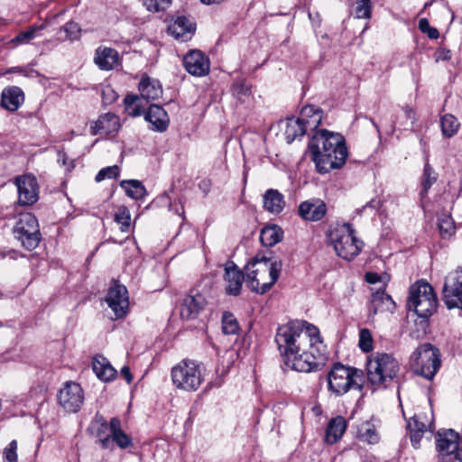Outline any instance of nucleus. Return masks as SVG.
<instances>
[{
    "instance_id": "17",
    "label": "nucleus",
    "mask_w": 462,
    "mask_h": 462,
    "mask_svg": "<svg viewBox=\"0 0 462 462\" xmlns=\"http://www.w3.org/2000/svg\"><path fill=\"white\" fill-rule=\"evenodd\" d=\"M395 302L392 297L385 293L383 288H379L372 292L368 304L369 316H374L380 312H393Z\"/></svg>"
},
{
    "instance_id": "6",
    "label": "nucleus",
    "mask_w": 462,
    "mask_h": 462,
    "mask_svg": "<svg viewBox=\"0 0 462 462\" xmlns=\"http://www.w3.org/2000/svg\"><path fill=\"white\" fill-rule=\"evenodd\" d=\"M438 308V299L432 286L424 281L415 282L410 287L407 309L414 311L418 317L428 319Z\"/></svg>"
},
{
    "instance_id": "51",
    "label": "nucleus",
    "mask_w": 462,
    "mask_h": 462,
    "mask_svg": "<svg viewBox=\"0 0 462 462\" xmlns=\"http://www.w3.org/2000/svg\"><path fill=\"white\" fill-rule=\"evenodd\" d=\"M101 95L104 105H111L118 98L117 93L108 85L102 88Z\"/></svg>"
},
{
    "instance_id": "11",
    "label": "nucleus",
    "mask_w": 462,
    "mask_h": 462,
    "mask_svg": "<svg viewBox=\"0 0 462 462\" xmlns=\"http://www.w3.org/2000/svg\"><path fill=\"white\" fill-rule=\"evenodd\" d=\"M105 300L114 313L112 319L125 317L129 308L128 291L125 285L114 282L108 289Z\"/></svg>"
},
{
    "instance_id": "60",
    "label": "nucleus",
    "mask_w": 462,
    "mask_h": 462,
    "mask_svg": "<svg viewBox=\"0 0 462 462\" xmlns=\"http://www.w3.org/2000/svg\"><path fill=\"white\" fill-rule=\"evenodd\" d=\"M403 111L408 119H411L412 122L415 120V113L413 112V110L411 108L404 107Z\"/></svg>"
},
{
    "instance_id": "29",
    "label": "nucleus",
    "mask_w": 462,
    "mask_h": 462,
    "mask_svg": "<svg viewBox=\"0 0 462 462\" xmlns=\"http://www.w3.org/2000/svg\"><path fill=\"white\" fill-rule=\"evenodd\" d=\"M285 207L284 196L277 189H269L263 195V208L272 214L281 213Z\"/></svg>"
},
{
    "instance_id": "40",
    "label": "nucleus",
    "mask_w": 462,
    "mask_h": 462,
    "mask_svg": "<svg viewBox=\"0 0 462 462\" xmlns=\"http://www.w3.org/2000/svg\"><path fill=\"white\" fill-rule=\"evenodd\" d=\"M45 24L35 25L30 27L27 31L21 32L14 39H13V42L17 43H28L31 40L34 39L39 35V32L45 29Z\"/></svg>"
},
{
    "instance_id": "8",
    "label": "nucleus",
    "mask_w": 462,
    "mask_h": 462,
    "mask_svg": "<svg viewBox=\"0 0 462 462\" xmlns=\"http://www.w3.org/2000/svg\"><path fill=\"white\" fill-rule=\"evenodd\" d=\"M173 384L187 392L199 389L203 382L202 367L196 361L184 359L171 369Z\"/></svg>"
},
{
    "instance_id": "16",
    "label": "nucleus",
    "mask_w": 462,
    "mask_h": 462,
    "mask_svg": "<svg viewBox=\"0 0 462 462\" xmlns=\"http://www.w3.org/2000/svg\"><path fill=\"white\" fill-rule=\"evenodd\" d=\"M183 65L188 73L201 77L209 72L208 58L199 50L189 51L183 58Z\"/></svg>"
},
{
    "instance_id": "31",
    "label": "nucleus",
    "mask_w": 462,
    "mask_h": 462,
    "mask_svg": "<svg viewBox=\"0 0 462 462\" xmlns=\"http://www.w3.org/2000/svg\"><path fill=\"white\" fill-rule=\"evenodd\" d=\"M346 429V422L341 416L332 419L326 430L325 439L329 444L336 443L341 439Z\"/></svg>"
},
{
    "instance_id": "54",
    "label": "nucleus",
    "mask_w": 462,
    "mask_h": 462,
    "mask_svg": "<svg viewBox=\"0 0 462 462\" xmlns=\"http://www.w3.org/2000/svg\"><path fill=\"white\" fill-rule=\"evenodd\" d=\"M410 430V438H411V441L412 443V446L414 448H418L419 447V444L422 439V436H423V433L426 431V430H418V429H415V430Z\"/></svg>"
},
{
    "instance_id": "28",
    "label": "nucleus",
    "mask_w": 462,
    "mask_h": 462,
    "mask_svg": "<svg viewBox=\"0 0 462 462\" xmlns=\"http://www.w3.org/2000/svg\"><path fill=\"white\" fill-rule=\"evenodd\" d=\"M144 117L158 132H164L168 128L169 116L161 106L151 105Z\"/></svg>"
},
{
    "instance_id": "55",
    "label": "nucleus",
    "mask_w": 462,
    "mask_h": 462,
    "mask_svg": "<svg viewBox=\"0 0 462 462\" xmlns=\"http://www.w3.org/2000/svg\"><path fill=\"white\" fill-rule=\"evenodd\" d=\"M407 428L408 430L418 429L421 430H427V425L420 421L418 416H414L408 421Z\"/></svg>"
},
{
    "instance_id": "35",
    "label": "nucleus",
    "mask_w": 462,
    "mask_h": 462,
    "mask_svg": "<svg viewBox=\"0 0 462 462\" xmlns=\"http://www.w3.org/2000/svg\"><path fill=\"white\" fill-rule=\"evenodd\" d=\"M440 125L442 134L447 138L454 136L460 127L459 122L451 114H446L441 117Z\"/></svg>"
},
{
    "instance_id": "21",
    "label": "nucleus",
    "mask_w": 462,
    "mask_h": 462,
    "mask_svg": "<svg viewBox=\"0 0 462 462\" xmlns=\"http://www.w3.org/2000/svg\"><path fill=\"white\" fill-rule=\"evenodd\" d=\"M225 280L227 282L226 293L233 296L239 295L243 282L245 281V275L233 262L226 263Z\"/></svg>"
},
{
    "instance_id": "12",
    "label": "nucleus",
    "mask_w": 462,
    "mask_h": 462,
    "mask_svg": "<svg viewBox=\"0 0 462 462\" xmlns=\"http://www.w3.org/2000/svg\"><path fill=\"white\" fill-rule=\"evenodd\" d=\"M59 404L67 412H77L84 402V392L80 384L66 382L58 393Z\"/></svg>"
},
{
    "instance_id": "49",
    "label": "nucleus",
    "mask_w": 462,
    "mask_h": 462,
    "mask_svg": "<svg viewBox=\"0 0 462 462\" xmlns=\"http://www.w3.org/2000/svg\"><path fill=\"white\" fill-rule=\"evenodd\" d=\"M113 445L116 444L121 448H126L132 445L131 438L123 430L111 435Z\"/></svg>"
},
{
    "instance_id": "62",
    "label": "nucleus",
    "mask_w": 462,
    "mask_h": 462,
    "mask_svg": "<svg viewBox=\"0 0 462 462\" xmlns=\"http://www.w3.org/2000/svg\"><path fill=\"white\" fill-rule=\"evenodd\" d=\"M200 1L206 5H213V4H220L223 0H200Z\"/></svg>"
},
{
    "instance_id": "63",
    "label": "nucleus",
    "mask_w": 462,
    "mask_h": 462,
    "mask_svg": "<svg viewBox=\"0 0 462 462\" xmlns=\"http://www.w3.org/2000/svg\"><path fill=\"white\" fill-rule=\"evenodd\" d=\"M25 70L22 68H19V67H14V68H12L9 69L8 72H19V73H23Z\"/></svg>"
},
{
    "instance_id": "23",
    "label": "nucleus",
    "mask_w": 462,
    "mask_h": 462,
    "mask_svg": "<svg viewBox=\"0 0 462 462\" xmlns=\"http://www.w3.org/2000/svg\"><path fill=\"white\" fill-rule=\"evenodd\" d=\"M24 101V94L19 87L5 88L1 96L2 106L10 111H16Z\"/></svg>"
},
{
    "instance_id": "56",
    "label": "nucleus",
    "mask_w": 462,
    "mask_h": 462,
    "mask_svg": "<svg viewBox=\"0 0 462 462\" xmlns=\"http://www.w3.org/2000/svg\"><path fill=\"white\" fill-rule=\"evenodd\" d=\"M110 435L122 431L121 421L118 418H112L109 422Z\"/></svg>"
},
{
    "instance_id": "5",
    "label": "nucleus",
    "mask_w": 462,
    "mask_h": 462,
    "mask_svg": "<svg viewBox=\"0 0 462 462\" xmlns=\"http://www.w3.org/2000/svg\"><path fill=\"white\" fill-rule=\"evenodd\" d=\"M366 370L371 384L386 386L397 377L400 364L392 355L377 352L368 357Z\"/></svg>"
},
{
    "instance_id": "41",
    "label": "nucleus",
    "mask_w": 462,
    "mask_h": 462,
    "mask_svg": "<svg viewBox=\"0 0 462 462\" xmlns=\"http://www.w3.org/2000/svg\"><path fill=\"white\" fill-rule=\"evenodd\" d=\"M355 15L358 19H369L371 17V0H356Z\"/></svg>"
},
{
    "instance_id": "42",
    "label": "nucleus",
    "mask_w": 462,
    "mask_h": 462,
    "mask_svg": "<svg viewBox=\"0 0 462 462\" xmlns=\"http://www.w3.org/2000/svg\"><path fill=\"white\" fill-rule=\"evenodd\" d=\"M108 430L107 423L103 421L100 425V428L97 430V441L101 445L103 448H113V439H111V435L106 434V430Z\"/></svg>"
},
{
    "instance_id": "2",
    "label": "nucleus",
    "mask_w": 462,
    "mask_h": 462,
    "mask_svg": "<svg viewBox=\"0 0 462 462\" xmlns=\"http://www.w3.org/2000/svg\"><path fill=\"white\" fill-rule=\"evenodd\" d=\"M309 148L317 171L321 174L340 169L348 155L344 136L326 129H321L313 135Z\"/></svg>"
},
{
    "instance_id": "25",
    "label": "nucleus",
    "mask_w": 462,
    "mask_h": 462,
    "mask_svg": "<svg viewBox=\"0 0 462 462\" xmlns=\"http://www.w3.org/2000/svg\"><path fill=\"white\" fill-rule=\"evenodd\" d=\"M138 89L142 100L151 101L156 100L162 95V88L161 83L148 76L143 77L138 85Z\"/></svg>"
},
{
    "instance_id": "46",
    "label": "nucleus",
    "mask_w": 462,
    "mask_h": 462,
    "mask_svg": "<svg viewBox=\"0 0 462 462\" xmlns=\"http://www.w3.org/2000/svg\"><path fill=\"white\" fill-rule=\"evenodd\" d=\"M143 5L150 12H161L170 7L171 0H142Z\"/></svg>"
},
{
    "instance_id": "58",
    "label": "nucleus",
    "mask_w": 462,
    "mask_h": 462,
    "mask_svg": "<svg viewBox=\"0 0 462 462\" xmlns=\"http://www.w3.org/2000/svg\"><path fill=\"white\" fill-rule=\"evenodd\" d=\"M121 375L125 379L127 383H131L133 376L128 366L122 367Z\"/></svg>"
},
{
    "instance_id": "50",
    "label": "nucleus",
    "mask_w": 462,
    "mask_h": 462,
    "mask_svg": "<svg viewBox=\"0 0 462 462\" xmlns=\"http://www.w3.org/2000/svg\"><path fill=\"white\" fill-rule=\"evenodd\" d=\"M419 29L428 34L429 38L436 40L439 36V32L436 28L430 27V23L426 18H421L419 21Z\"/></svg>"
},
{
    "instance_id": "43",
    "label": "nucleus",
    "mask_w": 462,
    "mask_h": 462,
    "mask_svg": "<svg viewBox=\"0 0 462 462\" xmlns=\"http://www.w3.org/2000/svg\"><path fill=\"white\" fill-rule=\"evenodd\" d=\"M438 226L442 236H450L455 230V225L449 216L443 215L439 217Z\"/></svg>"
},
{
    "instance_id": "48",
    "label": "nucleus",
    "mask_w": 462,
    "mask_h": 462,
    "mask_svg": "<svg viewBox=\"0 0 462 462\" xmlns=\"http://www.w3.org/2000/svg\"><path fill=\"white\" fill-rule=\"evenodd\" d=\"M359 347L362 351L368 353L373 349V337L367 328H362L359 332Z\"/></svg>"
},
{
    "instance_id": "26",
    "label": "nucleus",
    "mask_w": 462,
    "mask_h": 462,
    "mask_svg": "<svg viewBox=\"0 0 462 462\" xmlns=\"http://www.w3.org/2000/svg\"><path fill=\"white\" fill-rule=\"evenodd\" d=\"M119 62L118 51L108 47H99L96 51L95 63L103 70L113 69Z\"/></svg>"
},
{
    "instance_id": "57",
    "label": "nucleus",
    "mask_w": 462,
    "mask_h": 462,
    "mask_svg": "<svg viewBox=\"0 0 462 462\" xmlns=\"http://www.w3.org/2000/svg\"><path fill=\"white\" fill-rule=\"evenodd\" d=\"M451 59V51L449 50L441 49L436 52V60H448Z\"/></svg>"
},
{
    "instance_id": "1",
    "label": "nucleus",
    "mask_w": 462,
    "mask_h": 462,
    "mask_svg": "<svg viewBox=\"0 0 462 462\" xmlns=\"http://www.w3.org/2000/svg\"><path fill=\"white\" fill-rule=\"evenodd\" d=\"M275 343L285 365L300 373L318 371L323 365L324 348L317 327L293 320L276 330Z\"/></svg>"
},
{
    "instance_id": "39",
    "label": "nucleus",
    "mask_w": 462,
    "mask_h": 462,
    "mask_svg": "<svg viewBox=\"0 0 462 462\" xmlns=\"http://www.w3.org/2000/svg\"><path fill=\"white\" fill-rule=\"evenodd\" d=\"M239 330V325L231 312H224L222 316V331L226 335H235Z\"/></svg>"
},
{
    "instance_id": "45",
    "label": "nucleus",
    "mask_w": 462,
    "mask_h": 462,
    "mask_svg": "<svg viewBox=\"0 0 462 462\" xmlns=\"http://www.w3.org/2000/svg\"><path fill=\"white\" fill-rule=\"evenodd\" d=\"M115 221L121 225V231L125 232L128 230L131 223V216L127 208L122 207L115 215Z\"/></svg>"
},
{
    "instance_id": "9",
    "label": "nucleus",
    "mask_w": 462,
    "mask_h": 462,
    "mask_svg": "<svg viewBox=\"0 0 462 462\" xmlns=\"http://www.w3.org/2000/svg\"><path fill=\"white\" fill-rule=\"evenodd\" d=\"M411 359L415 373L428 380L433 379L441 365L439 349L429 343L420 346Z\"/></svg>"
},
{
    "instance_id": "20",
    "label": "nucleus",
    "mask_w": 462,
    "mask_h": 462,
    "mask_svg": "<svg viewBox=\"0 0 462 462\" xmlns=\"http://www.w3.org/2000/svg\"><path fill=\"white\" fill-rule=\"evenodd\" d=\"M458 441V434L451 429L439 430L436 435L437 449L442 456H452Z\"/></svg>"
},
{
    "instance_id": "27",
    "label": "nucleus",
    "mask_w": 462,
    "mask_h": 462,
    "mask_svg": "<svg viewBox=\"0 0 462 462\" xmlns=\"http://www.w3.org/2000/svg\"><path fill=\"white\" fill-rule=\"evenodd\" d=\"M298 119L307 132L314 131L321 124L322 110L314 106H306L301 109Z\"/></svg>"
},
{
    "instance_id": "22",
    "label": "nucleus",
    "mask_w": 462,
    "mask_h": 462,
    "mask_svg": "<svg viewBox=\"0 0 462 462\" xmlns=\"http://www.w3.org/2000/svg\"><path fill=\"white\" fill-rule=\"evenodd\" d=\"M168 32L176 40L187 42L193 35L195 26L189 18L185 16H179L171 24L169 25Z\"/></svg>"
},
{
    "instance_id": "10",
    "label": "nucleus",
    "mask_w": 462,
    "mask_h": 462,
    "mask_svg": "<svg viewBox=\"0 0 462 462\" xmlns=\"http://www.w3.org/2000/svg\"><path fill=\"white\" fill-rule=\"evenodd\" d=\"M15 237L27 250L36 248L41 241V233L37 218L31 213H23L19 217L14 227Z\"/></svg>"
},
{
    "instance_id": "33",
    "label": "nucleus",
    "mask_w": 462,
    "mask_h": 462,
    "mask_svg": "<svg viewBox=\"0 0 462 462\" xmlns=\"http://www.w3.org/2000/svg\"><path fill=\"white\" fill-rule=\"evenodd\" d=\"M282 238V231L278 226H269L262 229L260 241L264 246H273Z\"/></svg>"
},
{
    "instance_id": "37",
    "label": "nucleus",
    "mask_w": 462,
    "mask_h": 462,
    "mask_svg": "<svg viewBox=\"0 0 462 462\" xmlns=\"http://www.w3.org/2000/svg\"><path fill=\"white\" fill-rule=\"evenodd\" d=\"M232 92L240 102L244 103L251 96V85L244 79H236L232 86Z\"/></svg>"
},
{
    "instance_id": "7",
    "label": "nucleus",
    "mask_w": 462,
    "mask_h": 462,
    "mask_svg": "<svg viewBox=\"0 0 462 462\" xmlns=\"http://www.w3.org/2000/svg\"><path fill=\"white\" fill-rule=\"evenodd\" d=\"M328 239L337 254L345 260H352L360 253L362 242L356 237L348 223L331 229Z\"/></svg>"
},
{
    "instance_id": "18",
    "label": "nucleus",
    "mask_w": 462,
    "mask_h": 462,
    "mask_svg": "<svg viewBox=\"0 0 462 462\" xmlns=\"http://www.w3.org/2000/svg\"><path fill=\"white\" fill-rule=\"evenodd\" d=\"M120 127L119 117L115 114L106 113L100 116L96 122L92 123L90 125V134L92 135H108L117 133Z\"/></svg>"
},
{
    "instance_id": "14",
    "label": "nucleus",
    "mask_w": 462,
    "mask_h": 462,
    "mask_svg": "<svg viewBox=\"0 0 462 462\" xmlns=\"http://www.w3.org/2000/svg\"><path fill=\"white\" fill-rule=\"evenodd\" d=\"M18 190V203L21 206H31L39 199V184L31 174L18 176L14 180Z\"/></svg>"
},
{
    "instance_id": "38",
    "label": "nucleus",
    "mask_w": 462,
    "mask_h": 462,
    "mask_svg": "<svg viewBox=\"0 0 462 462\" xmlns=\"http://www.w3.org/2000/svg\"><path fill=\"white\" fill-rule=\"evenodd\" d=\"M438 174L435 172L432 166L426 162L423 169V174H422V193L426 194L430 187L437 181Z\"/></svg>"
},
{
    "instance_id": "15",
    "label": "nucleus",
    "mask_w": 462,
    "mask_h": 462,
    "mask_svg": "<svg viewBox=\"0 0 462 462\" xmlns=\"http://www.w3.org/2000/svg\"><path fill=\"white\" fill-rule=\"evenodd\" d=\"M208 304L206 297L197 291H191L182 301L180 307V316L184 319H194L205 309Z\"/></svg>"
},
{
    "instance_id": "59",
    "label": "nucleus",
    "mask_w": 462,
    "mask_h": 462,
    "mask_svg": "<svg viewBox=\"0 0 462 462\" xmlns=\"http://www.w3.org/2000/svg\"><path fill=\"white\" fill-rule=\"evenodd\" d=\"M454 457L462 462V439L458 441L457 443V448L453 453Z\"/></svg>"
},
{
    "instance_id": "3",
    "label": "nucleus",
    "mask_w": 462,
    "mask_h": 462,
    "mask_svg": "<svg viewBox=\"0 0 462 462\" xmlns=\"http://www.w3.org/2000/svg\"><path fill=\"white\" fill-rule=\"evenodd\" d=\"M282 267L280 260L256 255L245 267L247 287L257 293L267 292L278 280Z\"/></svg>"
},
{
    "instance_id": "34",
    "label": "nucleus",
    "mask_w": 462,
    "mask_h": 462,
    "mask_svg": "<svg viewBox=\"0 0 462 462\" xmlns=\"http://www.w3.org/2000/svg\"><path fill=\"white\" fill-rule=\"evenodd\" d=\"M120 186L125 189L126 195L134 199H143L145 195V188L138 180H123Z\"/></svg>"
},
{
    "instance_id": "32",
    "label": "nucleus",
    "mask_w": 462,
    "mask_h": 462,
    "mask_svg": "<svg viewBox=\"0 0 462 462\" xmlns=\"http://www.w3.org/2000/svg\"><path fill=\"white\" fill-rule=\"evenodd\" d=\"M305 134H307V131L298 118L286 119L284 136L288 143H291L293 141L300 139Z\"/></svg>"
},
{
    "instance_id": "13",
    "label": "nucleus",
    "mask_w": 462,
    "mask_h": 462,
    "mask_svg": "<svg viewBox=\"0 0 462 462\" xmlns=\"http://www.w3.org/2000/svg\"><path fill=\"white\" fill-rule=\"evenodd\" d=\"M442 294L448 309L462 310V270L450 273L447 277Z\"/></svg>"
},
{
    "instance_id": "36",
    "label": "nucleus",
    "mask_w": 462,
    "mask_h": 462,
    "mask_svg": "<svg viewBox=\"0 0 462 462\" xmlns=\"http://www.w3.org/2000/svg\"><path fill=\"white\" fill-rule=\"evenodd\" d=\"M143 100L136 95H128L125 98V106L126 113L133 116H139L143 112L142 105Z\"/></svg>"
},
{
    "instance_id": "53",
    "label": "nucleus",
    "mask_w": 462,
    "mask_h": 462,
    "mask_svg": "<svg viewBox=\"0 0 462 462\" xmlns=\"http://www.w3.org/2000/svg\"><path fill=\"white\" fill-rule=\"evenodd\" d=\"M365 279L370 284H375V283L379 282V283H382L381 288L384 289V287H385V281H383L382 276H380L376 273H372V272L366 273Z\"/></svg>"
},
{
    "instance_id": "24",
    "label": "nucleus",
    "mask_w": 462,
    "mask_h": 462,
    "mask_svg": "<svg viewBox=\"0 0 462 462\" xmlns=\"http://www.w3.org/2000/svg\"><path fill=\"white\" fill-rule=\"evenodd\" d=\"M379 420L371 419L361 422L357 427V439L367 444L374 445L380 440V434L378 432Z\"/></svg>"
},
{
    "instance_id": "19",
    "label": "nucleus",
    "mask_w": 462,
    "mask_h": 462,
    "mask_svg": "<svg viewBox=\"0 0 462 462\" xmlns=\"http://www.w3.org/2000/svg\"><path fill=\"white\" fill-rule=\"evenodd\" d=\"M299 215L307 221H319L324 217L327 206L321 199H312L303 201L299 206Z\"/></svg>"
},
{
    "instance_id": "4",
    "label": "nucleus",
    "mask_w": 462,
    "mask_h": 462,
    "mask_svg": "<svg viewBox=\"0 0 462 462\" xmlns=\"http://www.w3.org/2000/svg\"><path fill=\"white\" fill-rule=\"evenodd\" d=\"M364 383L363 371L340 363L333 365L328 374V390L336 396H342L350 389L361 391Z\"/></svg>"
},
{
    "instance_id": "52",
    "label": "nucleus",
    "mask_w": 462,
    "mask_h": 462,
    "mask_svg": "<svg viewBox=\"0 0 462 462\" xmlns=\"http://www.w3.org/2000/svg\"><path fill=\"white\" fill-rule=\"evenodd\" d=\"M16 449L17 442L16 440H12L4 452L6 462H17Z\"/></svg>"
},
{
    "instance_id": "47",
    "label": "nucleus",
    "mask_w": 462,
    "mask_h": 462,
    "mask_svg": "<svg viewBox=\"0 0 462 462\" xmlns=\"http://www.w3.org/2000/svg\"><path fill=\"white\" fill-rule=\"evenodd\" d=\"M120 170L116 165L101 169L95 177L97 182H100L106 179H116L119 176Z\"/></svg>"
},
{
    "instance_id": "61",
    "label": "nucleus",
    "mask_w": 462,
    "mask_h": 462,
    "mask_svg": "<svg viewBox=\"0 0 462 462\" xmlns=\"http://www.w3.org/2000/svg\"><path fill=\"white\" fill-rule=\"evenodd\" d=\"M381 206V203L379 200H375V199H372L371 201H369L365 207L364 208H372L374 209H376L378 208L379 207Z\"/></svg>"
},
{
    "instance_id": "30",
    "label": "nucleus",
    "mask_w": 462,
    "mask_h": 462,
    "mask_svg": "<svg viewBox=\"0 0 462 462\" xmlns=\"http://www.w3.org/2000/svg\"><path fill=\"white\" fill-rule=\"evenodd\" d=\"M92 369L96 375L104 382H109L116 378V370L104 356H96L92 361Z\"/></svg>"
},
{
    "instance_id": "44",
    "label": "nucleus",
    "mask_w": 462,
    "mask_h": 462,
    "mask_svg": "<svg viewBox=\"0 0 462 462\" xmlns=\"http://www.w3.org/2000/svg\"><path fill=\"white\" fill-rule=\"evenodd\" d=\"M60 31L64 32L66 34L64 38H61L63 41L64 40H69V41L78 40V39H79L80 33H81V29H80L79 25L74 22L67 23L60 29Z\"/></svg>"
}]
</instances>
